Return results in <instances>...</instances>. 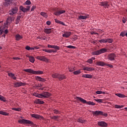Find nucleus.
<instances>
[{"label":"nucleus","mask_w":127,"mask_h":127,"mask_svg":"<svg viewBox=\"0 0 127 127\" xmlns=\"http://www.w3.org/2000/svg\"><path fill=\"white\" fill-rule=\"evenodd\" d=\"M52 119L53 120H57V119H59V116H54L52 117Z\"/></svg>","instance_id":"nucleus-47"},{"label":"nucleus","mask_w":127,"mask_h":127,"mask_svg":"<svg viewBox=\"0 0 127 127\" xmlns=\"http://www.w3.org/2000/svg\"><path fill=\"white\" fill-rule=\"evenodd\" d=\"M55 22H56L57 23H59V24H60V22L61 21L57 19H55Z\"/></svg>","instance_id":"nucleus-53"},{"label":"nucleus","mask_w":127,"mask_h":127,"mask_svg":"<svg viewBox=\"0 0 127 127\" xmlns=\"http://www.w3.org/2000/svg\"><path fill=\"white\" fill-rule=\"evenodd\" d=\"M40 14L42 15V16H44V17H45L46 18H47L48 16L47 14L44 12H41Z\"/></svg>","instance_id":"nucleus-38"},{"label":"nucleus","mask_w":127,"mask_h":127,"mask_svg":"<svg viewBox=\"0 0 127 127\" xmlns=\"http://www.w3.org/2000/svg\"><path fill=\"white\" fill-rule=\"evenodd\" d=\"M60 24H62V25H65V23H64V22H62L61 21L60 23Z\"/></svg>","instance_id":"nucleus-63"},{"label":"nucleus","mask_w":127,"mask_h":127,"mask_svg":"<svg viewBox=\"0 0 127 127\" xmlns=\"http://www.w3.org/2000/svg\"><path fill=\"white\" fill-rule=\"evenodd\" d=\"M68 69H69V72H73V71H75V69L74 68V67L69 68Z\"/></svg>","instance_id":"nucleus-50"},{"label":"nucleus","mask_w":127,"mask_h":127,"mask_svg":"<svg viewBox=\"0 0 127 127\" xmlns=\"http://www.w3.org/2000/svg\"><path fill=\"white\" fill-rule=\"evenodd\" d=\"M122 21H123V23H125V22H127V20H126V18H125V17H123V20H122Z\"/></svg>","instance_id":"nucleus-60"},{"label":"nucleus","mask_w":127,"mask_h":127,"mask_svg":"<svg viewBox=\"0 0 127 127\" xmlns=\"http://www.w3.org/2000/svg\"><path fill=\"white\" fill-rule=\"evenodd\" d=\"M52 31V29L51 28H46L44 29V32L47 34H50Z\"/></svg>","instance_id":"nucleus-26"},{"label":"nucleus","mask_w":127,"mask_h":127,"mask_svg":"<svg viewBox=\"0 0 127 127\" xmlns=\"http://www.w3.org/2000/svg\"><path fill=\"white\" fill-rule=\"evenodd\" d=\"M77 122L78 123H81V124H85L86 122V120H83L82 118H80L77 119Z\"/></svg>","instance_id":"nucleus-32"},{"label":"nucleus","mask_w":127,"mask_h":127,"mask_svg":"<svg viewBox=\"0 0 127 127\" xmlns=\"http://www.w3.org/2000/svg\"><path fill=\"white\" fill-rule=\"evenodd\" d=\"M33 96H35V97H36L37 98H41V99H42V95L41 94H38L37 93H34Z\"/></svg>","instance_id":"nucleus-28"},{"label":"nucleus","mask_w":127,"mask_h":127,"mask_svg":"<svg viewBox=\"0 0 127 127\" xmlns=\"http://www.w3.org/2000/svg\"><path fill=\"white\" fill-rule=\"evenodd\" d=\"M54 114H56V115H60L61 112L59 110H57L56 109H53V110Z\"/></svg>","instance_id":"nucleus-35"},{"label":"nucleus","mask_w":127,"mask_h":127,"mask_svg":"<svg viewBox=\"0 0 127 127\" xmlns=\"http://www.w3.org/2000/svg\"><path fill=\"white\" fill-rule=\"evenodd\" d=\"M99 5H101V6H103V7L105 8L109 7V6H110V4L108 1L100 2H99Z\"/></svg>","instance_id":"nucleus-12"},{"label":"nucleus","mask_w":127,"mask_h":127,"mask_svg":"<svg viewBox=\"0 0 127 127\" xmlns=\"http://www.w3.org/2000/svg\"><path fill=\"white\" fill-rule=\"evenodd\" d=\"M8 76L11 77V78H12L13 80H16V77L14 76V73H8Z\"/></svg>","instance_id":"nucleus-31"},{"label":"nucleus","mask_w":127,"mask_h":127,"mask_svg":"<svg viewBox=\"0 0 127 127\" xmlns=\"http://www.w3.org/2000/svg\"><path fill=\"white\" fill-rule=\"evenodd\" d=\"M30 9V6H27L26 8L23 7L22 5L20 6V10H22L23 12H27Z\"/></svg>","instance_id":"nucleus-10"},{"label":"nucleus","mask_w":127,"mask_h":127,"mask_svg":"<svg viewBox=\"0 0 127 127\" xmlns=\"http://www.w3.org/2000/svg\"><path fill=\"white\" fill-rule=\"evenodd\" d=\"M4 32V30H2L1 29H0V35H1L2 34H3Z\"/></svg>","instance_id":"nucleus-51"},{"label":"nucleus","mask_w":127,"mask_h":127,"mask_svg":"<svg viewBox=\"0 0 127 127\" xmlns=\"http://www.w3.org/2000/svg\"><path fill=\"white\" fill-rule=\"evenodd\" d=\"M84 71H88L89 72H92V71L95 70V68L92 67L84 66L82 69Z\"/></svg>","instance_id":"nucleus-16"},{"label":"nucleus","mask_w":127,"mask_h":127,"mask_svg":"<svg viewBox=\"0 0 127 127\" xmlns=\"http://www.w3.org/2000/svg\"><path fill=\"white\" fill-rule=\"evenodd\" d=\"M115 95L116 96H117V97H119V98H126V95L122 93H116L115 94Z\"/></svg>","instance_id":"nucleus-29"},{"label":"nucleus","mask_w":127,"mask_h":127,"mask_svg":"<svg viewBox=\"0 0 127 127\" xmlns=\"http://www.w3.org/2000/svg\"><path fill=\"white\" fill-rule=\"evenodd\" d=\"M18 123H19V124H27L28 125H34L33 122H32V121L25 119L19 120Z\"/></svg>","instance_id":"nucleus-6"},{"label":"nucleus","mask_w":127,"mask_h":127,"mask_svg":"<svg viewBox=\"0 0 127 127\" xmlns=\"http://www.w3.org/2000/svg\"><path fill=\"white\" fill-rule=\"evenodd\" d=\"M106 51L107 49L103 48L99 50L92 52L91 54L92 55H100V54H102V53H106Z\"/></svg>","instance_id":"nucleus-5"},{"label":"nucleus","mask_w":127,"mask_h":127,"mask_svg":"<svg viewBox=\"0 0 127 127\" xmlns=\"http://www.w3.org/2000/svg\"><path fill=\"white\" fill-rule=\"evenodd\" d=\"M12 2H13V0H5L4 4L5 6H8V5H10Z\"/></svg>","instance_id":"nucleus-17"},{"label":"nucleus","mask_w":127,"mask_h":127,"mask_svg":"<svg viewBox=\"0 0 127 127\" xmlns=\"http://www.w3.org/2000/svg\"><path fill=\"white\" fill-rule=\"evenodd\" d=\"M91 34L93 35H94V34H99L98 33H96V32H91Z\"/></svg>","instance_id":"nucleus-64"},{"label":"nucleus","mask_w":127,"mask_h":127,"mask_svg":"<svg viewBox=\"0 0 127 127\" xmlns=\"http://www.w3.org/2000/svg\"><path fill=\"white\" fill-rule=\"evenodd\" d=\"M13 111H16V112H20L21 111V109L20 108H13L11 109Z\"/></svg>","instance_id":"nucleus-39"},{"label":"nucleus","mask_w":127,"mask_h":127,"mask_svg":"<svg viewBox=\"0 0 127 127\" xmlns=\"http://www.w3.org/2000/svg\"><path fill=\"white\" fill-rule=\"evenodd\" d=\"M108 42V43H112L113 42V39H106V43Z\"/></svg>","instance_id":"nucleus-45"},{"label":"nucleus","mask_w":127,"mask_h":127,"mask_svg":"<svg viewBox=\"0 0 127 127\" xmlns=\"http://www.w3.org/2000/svg\"><path fill=\"white\" fill-rule=\"evenodd\" d=\"M53 78H57L60 81H62L66 78V76L64 74H60L59 73H55L52 75Z\"/></svg>","instance_id":"nucleus-2"},{"label":"nucleus","mask_w":127,"mask_h":127,"mask_svg":"<svg viewBox=\"0 0 127 127\" xmlns=\"http://www.w3.org/2000/svg\"><path fill=\"white\" fill-rule=\"evenodd\" d=\"M100 43H107L106 39H101L99 41Z\"/></svg>","instance_id":"nucleus-43"},{"label":"nucleus","mask_w":127,"mask_h":127,"mask_svg":"<svg viewBox=\"0 0 127 127\" xmlns=\"http://www.w3.org/2000/svg\"><path fill=\"white\" fill-rule=\"evenodd\" d=\"M24 4H25L26 5H30V4H31V2L30 1V0H28L25 1Z\"/></svg>","instance_id":"nucleus-42"},{"label":"nucleus","mask_w":127,"mask_h":127,"mask_svg":"<svg viewBox=\"0 0 127 127\" xmlns=\"http://www.w3.org/2000/svg\"><path fill=\"white\" fill-rule=\"evenodd\" d=\"M4 34H7L8 33V30L7 29L4 30Z\"/></svg>","instance_id":"nucleus-57"},{"label":"nucleus","mask_w":127,"mask_h":127,"mask_svg":"<svg viewBox=\"0 0 127 127\" xmlns=\"http://www.w3.org/2000/svg\"><path fill=\"white\" fill-rule=\"evenodd\" d=\"M25 49H26V50H30V47H29V46H27L25 47Z\"/></svg>","instance_id":"nucleus-58"},{"label":"nucleus","mask_w":127,"mask_h":127,"mask_svg":"<svg viewBox=\"0 0 127 127\" xmlns=\"http://www.w3.org/2000/svg\"><path fill=\"white\" fill-rule=\"evenodd\" d=\"M50 96L51 94L49 92H44L42 93V99H43V98H48V97H50Z\"/></svg>","instance_id":"nucleus-18"},{"label":"nucleus","mask_w":127,"mask_h":127,"mask_svg":"<svg viewBox=\"0 0 127 127\" xmlns=\"http://www.w3.org/2000/svg\"><path fill=\"white\" fill-rule=\"evenodd\" d=\"M71 35L70 32H65L64 33V34L63 35V37H65L66 38H67V37H69Z\"/></svg>","instance_id":"nucleus-24"},{"label":"nucleus","mask_w":127,"mask_h":127,"mask_svg":"<svg viewBox=\"0 0 127 127\" xmlns=\"http://www.w3.org/2000/svg\"><path fill=\"white\" fill-rule=\"evenodd\" d=\"M95 101L98 103H103V99H95Z\"/></svg>","instance_id":"nucleus-48"},{"label":"nucleus","mask_w":127,"mask_h":127,"mask_svg":"<svg viewBox=\"0 0 127 127\" xmlns=\"http://www.w3.org/2000/svg\"><path fill=\"white\" fill-rule=\"evenodd\" d=\"M94 116L103 115V111H96L93 113Z\"/></svg>","instance_id":"nucleus-20"},{"label":"nucleus","mask_w":127,"mask_h":127,"mask_svg":"<svg viewBox=\"0 0 127 127\" xmlns=\"http://www.w3.org/2000/svg\"><path fill=\"white\" fill-rule=\"evenodd\" d=\"M96 93L98 94V95H101V94H106V92L102 91H97L96 92Z\"/></svg>","instance_id":"nucleus-40"},{"label":"nucleus","mask_w":127,"mask_h":127,"mask_svg":"<svg viewBox=\"0 0 127 127\" xmlns=\"http://www.w3.org/2000/svg\"><path fill=\"white\" fill-rule=\"evenodd\" d=\"M73 73L74 75H79V74H81V70H76Z\"/></svg>","instance_id":"nucleus-37"},{"label":"nucleus","mask_w":127,"mask_h":127,"mask_svg":"<svg viewBox=\"0 0 127 127\" xmlns=\"http://www.w3.org/2000/svg\"><path fill=\"white\" fill-rule=\"evenodd\" d=\"M126 33H127L126 32V31L122 32L120 34V36H122V37H125V36H126Z\"/></svg>","instance_id":"nucleus-44"},{"label":"nucleus","mask_w":127,"mask_h":127,"mask_svg":"<svg viewBox=\"0 0 127 127\" xmlns=\"http://www.w3.org/2000/svg\"><path fill=\"white\" fill-rule=\"evenodd\" d=\"M51 51H52V53H56V52H57V50H53V49H52Z\"/></svg>","instance_id":"nucleus-59"},{"label":"nucleus","mask_w":127,"mask_h":127,"mask_svg":"<svg viewBox=\"0 0 127 127\" xmlns=\"http://www.w3.org/2000/svg\"><path fill=\"white\" fill-rule=\"evenodd\" d=\"M105 65L108 66V67H110V68H113V65H112V64H106Z\"/></svg>","instance_id":"nucleus-56"},{"label":"nucleus","mask_w":127,"mask_h":127,"mask_svg":"<svg viewBox=\"0 0 127 127\" xmlns=\"http://www.w3.org/2000/svg\"><path fill=\"white\" fill-rule=\"evenodd\" d=\"M41 87H43V85L42 84H38V85L37 86V89L41 88Z\"/></svg>","instance_id":"nucleus-52"},{"label":"nucleus","mask_w":127,"mask_h":127,"mask_svg":"<svg viewBox=\"0 0 127 127\" xmlns=\"http://www.w3.org/2000/svg\"><path fill=\"white\" fill-rule=\"evenodd\" d=\"M31 117L32 118H35V119H37L38 120H44L43 117L38 115V114H32Z\"/></svg>","instance_id":"nucleus-14"},{"label":"nucleus","mask_w":127,"mask_h":127,"mask_svg":"<svg viewBox=\"0 0 127 127\" xmlns=\"http://www.w3.org/2000/svg\"><path fill=\"white\" fill-rule=\"evenodd\" d=\"M82 77H83V78H88V79H92V76L91 75V74H83Z\"/></svg>","instance_id":"nucleus-30"},{"label":"nucleus","mask_w":127,"mask_h":127,"mask_svg":"<svg viewBox=\"0 0 127 127\" xmlns=\"http://www.w3.org/2000/svg\"><path fill=\"white\" fill-rule=\"evenodd\" d=\"M15 37L17 41H19L20 39H22L23 38L22 36L19 35V34H16Z\"/></svg>","instance_id":"nucleus-25"},{"label":"nucleus","mask_w":127,"mask_h":127,"mask_svg":"<svg viewBox=\"0 0 127 127\" xmlns=\"http://www.w3.org/2000/svg\"><path fill=\"white\" fill-rule=\"evenodd\" d=\"M66 48H69L70 49H75L76 48V47L71 45L66 46Z\"/></svg>","instance_id":"nucleus-41"},{"label":"nucleus","mask_w":127,"mask_h":127,"mask_svg":"<svg viewBox=\"0 0 127 127\" xmlns=\"http://www.w3.org/2000/svg\"><path fill=\"white\" fill-rule=\"evenodd\" d=\"M65 12H66V11L65 10H61L55 11L54 14L55 15H57V16H59V15H61V14H62L63 13H65Z\"/></svg>","instance_id":"nucleus-13"},{"label":"nucleus","mask_w":127,"mask_h":127,"mask_svg":"<svg viewBox=\"0 0 127 127\" xmlns=\"http://www.w3.org/2000/svg\"><path fill=\"white\" fill-rule=\"evenodd\" d=\"M87 63H89V64H92L93 63V60L89 59L87 61Z\"/></svg>","instance_id":"nucleus-49"},{"label":"nucleus","mask_w":127,"mask_h":127,"mask_svg":"<svg viewBox=\"0 0 127 127\" xmlns=\"http://www.w3.org/2000/svg\"><path fill=\"white\" fill-rule=\"evenodd\" d=\"M36 80H37V81H39L40 82H45L46 81V79L42 78L41 77L39 76H37L36 77Z\"/></svg>","instance_id":"nucleus-21"},{"label":"nucleus","mask_w":127,"mask_h":127,"mask_svg":"<svg viewBox=\"0 0 127 127\" xmlns=\"http://www.w3.org/2000/svg\"><path fill=\"white\" fill-rule=\"evenodd\" d=\"M96 64L98 65V66H101L102 67H103V66L106 65V63L103 62H97L96 63Z\"/></svg>","instance_id":"nucleus-27"},{"label":"nucleus","mask_w":127,"mask_h":127,"mask_svg":"<svg viewBox=\"0 0 127 127\" xmlns=\"http://www.w3.org/2000/svg\"><path fill=\"white\" fill-rule=\"evenodd\" d=\"M76 99H77V100H79V101H80V102H81V103H83V104H87V105H89V106H95V105H96V104L92 101H89V102H87V101L85 100V99L81 98V97H76Z\"/></svg>","instance_id":"nucleus-3"},{"label":"nucleus","mask_w":127,"mask_h":127,"mask_svg":"<svg viewBox=\"0 0 127 127\" xmlns=\"http://www.w3.org/2000/svg\"><path fill=\"white\" fill-rule=\"evenodd\" d=\"M47 25H50V24H51V22H50V21H48L46 22Z\"/></svg>","instance_id":"nucleus-61"},{"label":"nucleus","mask_w":127,"mask_h":127,"mask_svg":"<svg viewBox=\"0 0 127 127\" xmlns=\"http://www.w3.org/2000/svg\"><path fill=\"white\" fill-rule=\"evenodd\" d=\"M0 101H2V102H6V100L4 97L2 96L1 95H0Z\"/></svg>","instance_id":"nucleus-36"},{"label":"nucleus","mask_w":127,"mask_h":127,"mask_svg":"<svg viewBox=\"0 0 127 127\" xmlns=\"http://www.w3.org/2000/svg\"><path fill=\"white\" fill-rule=\"evenodd\" d=\"M82 15H79L78 16V19L81 20L82 19L86 20L87 18H89L90 17V15L87 14H85L84 13H81Z\"/></svg>","instance_id":"nucleus-7"},{"label":"nucleus","mask_w":127,"mask_h":127,"mask_svg":"<svg viewBox=\"0 0 127 127\" xmlns=\"http://www.w3.org/2000/svg\"><path fill=\"white\" fill-rule=\"evenodd\" d=\"M26 57H28V58H29V60L30 62H31V63H34V62H35V59H34V57L27 55L26 56Z\"/></svg>","instance_id":"nucleus-23"},{"label":"nucleus","mask_w":127,"mask_h":127,"mask_svg":"<svg viewBox=\"0 0 127 127\" xmlns=\"http://www.w3.org/2000/svg\"><path fill=\"white\" fill-rule=\"evenodd\" d=\"M115 108L116 109H121L122 108H124V106H120V105H115Z\"/></svg>","instance_id":"nucleus-46"},{"label":"nucleus","mask_w":127,"mask_h":127,"mask_svg":"<svg viewBox=\"0 0 127 127\" xmlns=\"http://www.w3.org/2000/svg\"><path fill=\"white\" fill-rule=\"evenodd\" d=\"M20 18H21V16H18L17 17V18L16 19V24H18L20 21Z\"/></svg>","instance_id":"nucleus-34"},{"label":"nucleus","mask_w":127,"mask_h":127,"mask_svg":"<svg viewBox=\"0 0 127 127\" xmlns=\"http://www.w3.org/2000/svg\"><path fill=\"white\" fill-rule=\"evenodd\" d=\"M24 71H25V72H28V73H31L35 75H42V74H43V71L41 70L35 71L32 69H24Z\"/></svg>","instance_id":"nucleus-1"},{"label":"nucleus","mask_w":127,"mask_h":127,"mask_svg":"<svg viewBox=\"0 0 127 127\" xmlns=\"http://www.w3.org/2000/svg\"><path fill=\"white\" fill-rule=\"evenodd\" d=\"M115 58H116V55L114 53L111 54L108 56V59L110 60V61H114V60H115Z\"/></svg>","instance_id":"nucleus-15"},{"label":"nucleus","mask_w":127,"mask_h":127,"mask_svg":"<svg viewBox=\"0 0 127 127\" xmlns=\"http://www.w3.org/2000/svg\"><path fill=\"white\" fill-rule=\"evenodd\" d=\"M34 103L38 105H43V104H44V101H41L40 99H38L34 101Z\"/></svg>","instance_id":"nucleus-22"},{"label":"nucleus","mask_w":127,"mask_h":127,"mask_svg":"<svg viewBox=\"0 0 127 127\" xmlns=\"http://www.w3.org/2000/svg\"><path fill=\"white\" fill-rule=\"evenodd\" d=\"M97 125L99 127H108V124L106 123L105 121H99L98 122Z\"/></svg>","instance_id":"nucleus-11"},{"label":"nucleus","mask_w":127,"mask_h":127,"mask_svg":"<svg viewBox=\"0 0 127 127\" xmlns=\"http://www.w3.org/2000/svg\"><path fill=\"white\" fill-rule=\"evenodd\" d=\"M37 38L38 39H40L41 40H45V38L38 37Z\"/></svg>","instance_id":"nucleus-55"},{"label":"nucleus","mask_w":127,"mask_h":127,"mask_svg":"<svg viewBox=\"0 0 127 127\" xmlns=\"http://www.w3.org/2000/svg\"><path fill=\"white\" fill-rule=\"evenodd\" d=\"M48 48H53L54 49H56V50H59L60 49L59 46L55 45H48Z\"/></svg>","instance_id":"nucleus-19"},{"label":"nucleus","mask_w":127,"mask_h":127,"mask_svg":"<svg viewBox=\"0 0 127 127\" xmlns=\"http://www.w3.org/2000/svg\"><path fill=\"white\" fill-rule=\"evenodd\" d=\"M25 85H26V83L21 82L14 83V87L15 88H18L21 87V86H25Z\"/></svg>","instance_id":"nucleus-9"},{"label":"nucleus","mask_w":127,"mask_h":127,"mask_svg":"<svg viewBox=\"0 0 127 127\" xmlns=\"http://www.w3.org/2000/svg\"><path fill=\"white\" fill-rule=\"evenodd\" d=\"M97 32H99L100 33H102L103 32V31L102 30L98 29Z\"/></svg>","instance_id":"nucleus-62"},{"label":"nucleus","mask_w":127,"mask_h":127,"mask_svg":"<svg viewBox=\"0 0 127 127\" xmlns=\"http://www.w3.org/2000/svg\"><path fill=\"white\" fill-rule=\"evenodd\" d=\"M35 8H36V6H33L31 8V11H33Z\"/></svg>","instance_id":"nucleus-54"},{"label":"nucleus","mask_w":127,"mask_h":127,"mask_svg":"<svg viewBox=\"0 0 127 127\" xmlns=\"http://www.w3.org/2000/svg\"><path fill=\"white\" fill-rule=\"evenodd\" d=\"M18 11V6L16 5L15 7H13L9 11V15H14V14H16L17 12Z\"/></svg>","instance_id":"nucleus-4"},{"label":"nucleus","mask_w":127,"mask_h":127,"mask_svg":"<svg viewBox=\"0 0 127 127\" xmlns=\"http://www.w3.org/2000/svg\"><path fill=\"white\" fill-rule=\"evenodd\" d=\"M0 115H2V116H9V114L2 111H0Z\"/></svg>","instance_id":"nucleus-33"},{"label":"nucleus","mask_w":127,"mask_h":127,"mask_svg":"<svg viewBox=\"0 0 127 127\" xmlns=\"http://www.w3.org/2000/svg\"><path fill=\"white\" fill-rule=\"evenodd\" d=\"M36 59L40 60V61H44V62L48 63L49 60L45 57V56H37L36 57Z\"/></svg>","instance_id":"nucleus-8"}]
</instances>
